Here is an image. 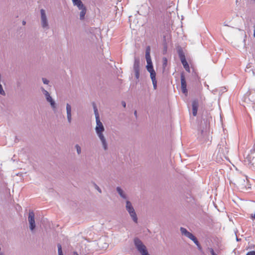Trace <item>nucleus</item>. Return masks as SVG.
<instances>
[{
    "label": "nucleus",
    "instance_id": "f257e3e1",
    "mask_svg": "<svg viewBox=\"0 0 255 255\" xmlns=\"http://www.w3.org/2000/svg\"><path fill=\"white\" fill-rule=\"evenodd\" d=\"M126 203V210L128 213L132 221L135 223H137L138 218L137 217V215L131 203L128 200H127Z\"/></svg>",
    "mask_w": 255,
    "mask_h": 255
},
{
    "label": "nucleus",
    "instance_id": "f03ea898",
    "mask_svg": "<svg viewBox=\"0 0 255 255\" xmlns=\"http://www.w3.org/2000/svg\"><path fill=\"white\" fill-rule=\"evenodd\" d=\"M134 244L136 249L141 255H150L148 253L146 247L140 239L137 238H135Z\"/></svg>",
    "mask_w": 255,
    "mask_h": 255
},
{
    "label": "nucleus",
    "instance_id": "7ed1b4c3",
    "mask_svg": "<svg viewBox=\"0 0 255 255\" xmlns=\"http://www.w3.org/2000/svg\"><path fill=\"white\" fill-rule=\"evenodd\" d=\"M40 90L42 92L43 94L45 96L46 101L50 103L52 109L54 111L56 108V104L55 101L53 100L52 97L50 96L49 92L46 91L43 87H41Z\"/></svg>",
    "mask_w": 255,
    "mask_h": 255
},
{
    "label": "nucleus",
    "instance_id": "20e7f679",
    "mask_svg": "<svg viewBox=\"0 0 255 255\" xmlns=\"http://www.w3.org/2000/svg\"><path fill=\"white\" fill-rule=\"evenodd\" d=\"M147 70L150 73V78L152 80L153 88L154 90L157 88V81L156 80V73L153 69L152 65L146 66Z\"/></svg>",
    "mask_w": 255,
    "mask_h": 255
},
{
    "label": "nucleus",
    "instance_id": "39448f33",
    "mask_svg": "<svg viewBox=\"0 0 255 255\" xmlns=\"http://www.w3.org/2000/svg\"><path fill=\"white\" fill-rule=\"evenodd\" d=\"M178 53L184 68L188 72H190L189 64L186 60L185 56L183 50L182 49L179 50L178 51Z\"/></svg>",
    "mask_w": 255,
    "mask_h": 255
},
{
    "label": "nucleus",
    "instance_id": "423d86ee",
    "mask_svg": "<svg viewBox=\"0 0 255 255\" xmlns=\"http://www.w3.org/2000/svg\"><path fill=\"white\" fill-rule=\"evenodd\" d=\"M40 18L42 27L43 29H48L49 27L48 19L45 13V11L43 9H40Z\"/></svg>",
    "mask_w": 255,
    "mask_h": 255
},
{
    "label": "nucleus",
    "instance_id": "0eeeda50",
    "mask_svg": "<svg viewBox=\"0 0 255 255\" xmlns=\"http://www.w3.org/2000/svg\"><path fill=\"white\" fill-rule=\"evenodd\" d=\"M34 213L33 211H29L28 217V220L29 223L30 229L32 231L35 228V223L34 219Z\"/></svg>",
    "mask_w": 255,
    "mask_h": 255
},
{
    "label": "nucleus",
    "instance_id": "6e6552de",
    "mask_svg": "<svg viewBox=\"0 0 255 255\" xmlns=\"http://www.w3.org/2000/svg\"><path fill=\"white\" fill-rule=\"evenodd\" d=\"M96 133L101 141L104 150L105 151L107 150L108 149V145L106 139L103 134V132H96Z\"/></svg>",
    "mask_w": 255,
    "mask_h": 255
},
{
    "label": "nucleus",
    "instance_id": "1a4fd4ad",
    "mask_svg": "<svg viewBox=\"0 0 255 255\" xmlns=\"http://www.w3.org/2000/svg\"><path fill=\"white\" fill-rule=\"evenodd\" d=\"M181 234L184 235L186 237L188 238L190 240L193 241V242L197 240V238L190 232H188L185 228L181 227L180 229Z\"/></svg>",
    "mask_w": 255,
    "mask_h": 255
},
{
    "label": "nucleus",
    "instance_id": "9d476101",
    "mask_svg": "<svg viewBox=\"0 0 255 255\" xmlns=\"http://www.w3.org/2000/svg\"><path fill=\"white\" fill-rule=\"evenodd\" d=\"M180 78L182 92L183 93L186 95L187 94L188 91L187 89L186 81L183 73L181 74Z\"/></svg>",
    "mask_w": 255,
    "mask_h": 255
},
{
    "label": "nucleus",
    "instance_id": "9b49d317",
    "mask_svg": "<svg viewBox=\"0 0 255 255\" xmlns=\"http://www.w3.org/2000/svg\"><path fill=\"white\" fill-rule=\"evenodd\" d=\"M96 126L95 128V130L96 132H104L105 128L102 123L100 121V119H96Z\"/></svg>",
    "mask_w": 255,
    "mask_h": 255
},
{
    "label": "nucleus",
    "instance_id": "f8f14e48",
    "mask_svg": "<svg viewBox=\"0 0 255 255\" xmlns=\"http://www.w3.org/2000/svg\"><path fill=\"white\" fill-rule=\"evenodd\" d=\"M71 111H72L71 106L69 104L67 103L66 104V113H67V120L69 124H70L72 121Z\"/></svg>",
    "mask_w": 255,
    "mask_h": 255
},
{
    "label": "nucleus",
    "instance_id": "ddd939ff",
    "mask_svg": "<svg viewBox=\"0 0 255 255\" xmlns=\"http://www.w3.org/2000/svg\"><path fill=\"white\" fill-rule=\"evenodd\" d=\"M192 114L194 116H196L197 114V111L199 106V103L197 100H194L192 102Z\"/></svg>",
    "mask_w": 255,
    "mask_h": 255
},
{
    "label": "nucleus",
    "instance_id": "4468645a",
    "mask_svg": "<svg viewBox=\"0 0 255 255\" xmlns=\"http://www.w3.org/2000/svg\"><path fill=\"white\" fill-rule=\"evenodd\" d=\"M117 191L119 193V194L120 195V196L124 199H127V196L126 193L124 192V191L122 190V189L120 187H117L116 188Z\"/></svg>",
    "mask_w": 255,
    "mask_h": 255
},
{
    "label": "nucleus",
    "instance_id": "2eb2a0df",
    "mask_svg": "<svg viewBox=\"0 0 255 255\" xmlns=\"http://www.w3.org/2000/svg\"><path fill=\"white\" fill-rule=\"evenodd\" d=\"M74 5L77 6L78 9L83 7L84 4L81 0H72Z\"/></svg>",
    "mask_w": 255,
    "mask_h": 255
},
{
    "label": "nucleus",
    "instance_id": "dca6fc26",
    "mask_svg": "<svg viewBox=\"0 0 255 255\" xmlns=\"http://www.w3.org/2000/svg\"><path fill=\"white\" fill-rule=\"evenodd\" d=\"M81 10L80 12V19L81 20H83L85 18V15L86 12V7L84 5L83 7L81 8V9H79Z\"/></svg>",
    "mask_w": 255,
    "mask_h": 255
},
{
    "label": "nucleus",
    "instance_id": "f3484780",
    "mask_svg": "<svg viewBox=\"0 0 255 255\" xmlns=\"http://www.w3.org/2000/svg\"><path fill=\"white\" fill-rule=\"evenodd\" d=\"M134 71H139V60L138 59L135 58L133 64Z\"/></svg>",
    "mask_w": 255,
    "mask_h": 255
},
{
    "label": "nucleus",
    "instance_id": "a211bd4d",
    "mask_svg": "<svg viewBox=\"0 0 255 255\" xmlns=\"http://www.w3.org/2000/svg\"><path fill=\"white\" fill-rule=\"evenodd\" d=\"M145 58L147 62V65H152L149 52H145Z\"/></svg>",
    "mask_w": 255,
    "mask_h": 255
},
{
    "label": "nucleus",
    "instance_id": "6ab92c4d",
    "mask_svg": "<svg viewBox=\"0 0 255 255\" xmlns=\"http://www.w3.org/2000/svg\"><path fill=\"white\" fill-rule=\"evenodd\" d=\"M93 108H94V114H95V117H96V120L100 119L98 109L96 107L95 104H94V103L93 104Z\"/></svg>",
    "mask_w": 255,
    "mask_h": 255
},
{
    "label": "nucleus",
    "instance_id": "aec40b11",
    "mask_svg": "<svg viewBox=\"0 0 255 255\" xmlns=\"http://www.w3.org/2000/svg\"><path fill=\"white\" fill-rule=\"evenodd\" d=\"M218 148L219 149V152H221L223 154H225V152L227 151L226 149L225 150H224V146L222 145L221 144H219L218 146Z\"/></svg>",
    "mask_w": 255,
    "mask_h": 255
},
{
    "label": "nucleus",
    "instance_id": "412c9836",
    "mask_svg": "<svg viewBox=\"0 0 255 255\" xmlns=\"http://www.w3.org/2000/svg\"><path fill=\"white\" fill-rule=\"evenodd\" d=\"M75 148L76 149L77 154L80 155L82 152V149H81V146L79 144H76L75 145Z\"/></svg>",
    "mask_w": 255,
    "mask_h": 255
},
{
    "label": "nucleus",
    "instance_id": "4be33fe9",
    "mask_svg": "<svg viewBox=\"0 0 255 255\" xmlns=\"http://www.w3.org/2000/svg\"><path fill=\"white\" fill-rule=\"evenodd\" d=\"M58 255H63L62 250V246L60 244L57 245Z\"/></svg>",
    "mask_w": 255,
    "mask_h": 255
},
{
    "label": "nucleus",
    "instance_id": "5701e85b",
    "mask_svg": "<svg viewBox=\"0 0 255 255\" xmlns=\"http://www.w3.org/2000/svg\"><path fill=\"white\" fill-rule=\"evenodd\" d=\"M94 187H95V189H96V190H97V191H98L99 193H102V190H101V189H100V187H99V186H98L96 183H94Z\"/></svg>",
    "mask_w": 255,
    "mask_h": 255
},
{
    "label": "nucleus",
    "instance_id": "b1692460",
    "mask_svg": "<svg viewBox=\"0 0 255 255\" xmlns=\"http://www.w3.org/2000/svg\"><path fill=\"white\" fill-rule=\"evenodd\" d=\"M42 80L44 84H48L49 83V81L45 78H42Z\"/></svg>",
    "mask_w": 255,
    "mask_h": 255
},
{
    "label": "nucleus",
    "instance_id": "393cba45",
    "mask_svg": "<svg viewBox=\"0 0 255 255\" xmlns=\"http://www.w3.org/2000/svg\"><path fill=\"white\" fill-rule=\"evenodd\" d=\"M135 77L136 79H138L139 77V71H134Z\"/></svg>",
    "mask_w": 255,
    "mask_h": 255
},
{
    "label": "nucleus",
    "instance_id": "a878e982",
    "mask_svg": "<svg viewBox=\"0 0 255 255\" xmlns=\"http://www.w3.org/2000/svg\"><path fill=\"white\" fill-rule=\"evenodd\" d=\"M208 250L209 251V252H210V253L212 255H213L214 254H215L213 249H212L211 248H208Z\"/></svg>",
    "mask_w": 255,
    "mask_h": 255
},
{
    "label": "nucleus",
    "instance_id": "bb28decb",
    "mask_svg": "<svg viewBox=\"0 0 255 255\" xmlns=\"http://www.w3.org/2000/svg\"><path fill=\"white\" fill-rule=\"evenodd\" d=\"M246 255H255V251H251L248 252Z\"/></svg>",
    "mask_w": 255,
    "mask_h": 255
},
{
    "label": "nucleus",
    "instance_id": "cd10ccee",
    "mask_svg": "<svg viewBox=\"0 0 255 255\" xmlns=\"http://www.w3.org/2000/svg\"><path fill=\"white\" fill-rule=\"evenodd\" d=\"M197 248H198V250H199L200 251L202 252V247L201 246L200 244H199V245H197Z\"/></svg>",
    "mask_w": 255,
    "mask_h": 255
},
{
    "label": "nucleus",
    "instance_id": "c85d7f7f",
    "mask_svg": "<svg viewBox=\"0 0 255 255\" xmlns=\"http://www.w3.org/2000/svg\"><path fill=\"white\" fill-rule=\"evenodd\" d=\"M122 106H123L124 108H125V107H126V102H125V101H122Z\"/></svg>",
    "mask_w": 255,
    "mask_h": 255
},
{
    "label": "nucleus",
    "instance_id": "c756f323",
    "mask_svg": "<svg viewBox=\"0 0 255 255\" xmlns=\"http://www.w3.org/2000/svg\"><path fill=\"white\" fill-rule=\"evenodd\" d=\"M251 218L253 220H255V213L251 215Z\"/></svg>",
    "mask_w": 255,
    "mask_h": 255
},
{
    "label": "nucleus",
    "instance_id": "7c9ffc66",
    "mask_svg": "<svg viewBox=\"0 0 255 255\" xmlns=\"http://www.w3.org/2000/svg\"><path fill=\"white\" fill-rule=\"evenodd\" d=\"M194 243L195 244V245H196V246H197V245H199V244H199V242H198V240H196V241L194 242Z\"/></svg>",
    "mask_w": 255,
    "mask_h": 255
},
{
    "label": "nucleus",
    "instance_id": "2f4dec72",
    "mask_svg": "<svg viewBox=\"0 0 255 255\" xmlns=\"http://www.w3.org/2000/svg\"><path fill=\"white\" fill-rule=\"evenodd\" d=\"M146 52H150V47H149V46H148V47L146 48Z\"/></svg>",
    "mask_w": 255,
    "mask_h": 255
},
{
    "label": "nucleus",
    "instance_id": "473e14b6",
    "mask_svg": "<svg viewBox=\"0 0 255 255\" xmlns=\"http://www.w3.org/2000/svg\"><path fill=\"white\" fill-rule=\"evenodd\" d=\"M134 114L135 116H136V114H137V112L136 111H134Z\"/></svg>",
    "mask_w": 255,
    "mask_h": 255
},
{
    "label": "nucleus",
    "instance_id": "72a5a7b5",
    "mask_svg": "<svg viewBox=\"0 0 255 255\" xmlns=\"http://www.w3.org/2000/svg\"><path fill=\"white\" fill-rule=\"evenodd\" d=\"M74 255H78V254L77 253H74Z\"/></svg>",
    "mask_w": 255,
    "mask_h": 255
},
{
    "label": "nucleus",
    "instance_id": "f704fd0d",
    "mask_svg": "<svg viewBox=\"0 0 255 255\" xmlns=\"http://www.w3.org/2000/svg\"><path fill=\"white\" fill-rule=\"evenodd\" d=\"M22 23H23V24H25V22L23 21Z\"/></svg>",
    "mask_w": 255,
    "mask_h": 255
},
{
    "label": "nucleus",
    "instance_id": "c9c22d12",
    "mask_svg": "<svg viewBox=\"0 0 255 255\" xmlns=\"http://www.w3.org/2000/svg\"><path fill=\"white\" fill-rule=\"evenodd\" d=\"M213 255H217L216 254H214Z\"/></svg>",
    "mask_w": 255,
    "mask_h": 255
},
{
    "label": "nucleus",
    "instance_id": "e433bc0d",
    "mask_svg": "<svg viewBox=\"0 0 255 255\" xmlns=\"http://www.w3.org/2000/svg\"><path fill=\"white\" fill-rule=\"evenodd\" d=\"M213 255H217L216 254H214Z\"/></svg>",
    "mask_w": 255,
    "mask_h": 255
}]
</instances>
